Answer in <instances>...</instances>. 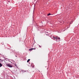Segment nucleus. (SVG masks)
<instances>
[{
  "label": "nucleus",
  "mask_w": 79,
  "mask_h": 79,
  "mask_svg": "<svg viewBox=\"0 0 79 79\" xmlns=\"http://www.w3.org/2000/svg\"><path fill=\"white\" fill-rule=\"evenodd\" d=\"M57 39L58 40H60V37H57Z\"/></svg>",
  "instance_id": "nucleus-6"
},
{
  "label": "nucleus",
  "mask_w": 79,
  "mask_h": 79,
  "mask_svg": "<svg viewBox=\"0 0 79 79\" xmlns=\"http://www.w3.org/2000/svg\"><path fill=\"white\" fill-rule=\"evenodd\" d=\"M6 66H7L8 67H9L10 68H12L13 67V66L10 64H6Z\"/></svg>",
  "instance_id": "nucleus-1"
},
{
  "label": "nucleus",
  "mask_w": 79,
  "mask_h": 79,
  "mask_svg": "<svg viewBox=\"0 0 79 79\" xmlns=\"http://www.w3.org/2000/svg\"><path fill=\"white\" fill-rule=\"evenodd\" d=\"M53 38L54 39H55V40H57V38H58V37H54L53 36Z\"/></svg>",
  "instance_id": "nucleus-2"
},
{
  "label": "nucleus",
  "mask_w": 79,
  "mask_h": 79,
  "mask_svg": "<svg viewBox=\"0 0 79 79\" xmlns=\"http://www.w3.org/2000/svg\"><path fill=\"white\" fill-rule=\"evenodd\" d=\"M2 64L1 63H0V67H2Z\"/></svg>",
  "instance_id": "nucleus-4"
},
{
  "label": "nucleus",
  "mask_w": 79,
  "mask_h": 79,
  "mask_svg": "<svg viewBox=\"0 0 79 79\" xmlns=\"http://www.w3.org/2000/svg\"><path fill=\"white\" fill-rule=\"evenodd\" d=\"M16 56V57H17V56Z\"/></svg>",
  "instance_id": "nucleus-9"
},
{
  "label": "nucleus",
  "mask_w": 79,
  "mask_h": 79,
  "mask_svg": "<svg viewBox=\"0 0 79 79\" xmlns=\"http://www.w3.org/2000/svg\"><path fill=\"white\" fill-rule=\"evenodd\" d=\"M39 46L40 47V48H41V46H40L39 45Z\"/></svg>",
  "instance_id": "nucleus-8"
},
{
  "label": "nucleus",
  "mask_w": 79,
  "mask_h": 79,
  "mask_svg": "<svg viewBox=\"0 0 79 79\" xmlns=\"http://www.w3.org/2000/svg\"><path fill=\"white\" fill-rule=\"evenodd\" d=\"M32 50H35V48H31L29 49V51H30V52H31Z\"/></svg>",
  "instance_id": "nucleus-3"
},
{
  "label": "nucleus",
  "mask_w": 79,
  "mask_h": 79,
  "mask_svg": "<svg viewBox=\"0 0 79 79\" xmlns=\"http://www.w3.org/2000/svg\"><path fill=\"white\" fill-rule=\"evenodd\" d=\"M49 15H51V14L50 13H49L48 14V16H49Z\"/></svg>",
  "instance_id": "nucleus-7"
},
{
  "label": "nucleus",
  "mask_w": 79,
  "mask_h": 79,
  "mask_svg": "<svg viewBox=\"0 0 79 79\" xmlns=\"http://www.w3.org/2000/svg\"><path fill=\"white\" fill-rule=\"evenodd\" d=\"M29 61H30V59H28V60H27V63H29Z\"/></svg>",
  "instance_id": "nucleus-5"
}]
</instances>
